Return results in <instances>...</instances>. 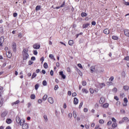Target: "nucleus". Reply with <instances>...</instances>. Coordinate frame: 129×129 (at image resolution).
I'll return each instance as SVG.
<instances>
[{
  "instance_id": "nucleus-1",
  "label": "nucleus",
  "mask_w": 129,
  "mask_h": 129,
  "mask_svg": "<svg viewBox=\"0 0 129 129\" xmlns=\"http://www.w3.org/2000/svg\"><path fill=\"white\" fill-rule=\"evenodd\" d=\"M16 121L17 123L22 125L23 129H28L29 128V124L27 123H25V120H22L19 116L16 117Z\"/></svg>"
},
{
  "instance_id": "nucleus-2",
  "label": "nucleus",
  "mask_w": 129,
  "mask_h": 129,
  "mask_svg": "<svg viewBox=\"0 0 129 129\" xmlns=\"http://www.w3.org/2000/svg\"><path fill=\"white\" fill-rule=\"evenodd\" d=\"M29 50L24 48L22 51L23 60H27L29 58V54L28 53Z\"/></svg>"
},
{
  "instance_id": "nucleus-3",
  "label": "nucleus",
  "mask_w": 129,
  "mask_h": 129,
  "mask_svg": "<svg viewBox=\"0 0 129 129\" xmlns=\"http://www.w3.org/2000/svg\"><path fill=\"white\" fill-rule=\"evenodd\" d=\"M3 90H4V87L0 86V107H2L3 104H4V100L1 97L2 93H3Z\"/></svg>"
},
{
  "instance_id": "nucleus-4",
  "label": "nucleus",
  "mask_w": 129,
  "mask_h": 129,
  "mask_svg": "<svg viewBox=\"0 0 129 129\" xmlns=\"http://www.w3.org/2000/svg\"><path fill=\"white\" fill-rule=\"evenodd\" d=\"M125 121H128V118L127 117H123L121 120L119 121V123H123V122H125Z\"/></svg>"
},
{
  "instance_id": "nucleus-5",
  "label": "nucleus",
  "mask_w": 129,
  "mask_h": 129,
  "mask_svg": "<svg viewBox=\"0 0 129 129\" xmlns=\"http://www.w3.org/2000/svg\"><path fill=\"white\" fill-rule=\"evenodd\" d=\"M33 48L36 49H39L40 48H41V45L40 44H38V43H35L33 45Z\"/></svg>"
},
{
  "instance_id": "nucleus-6",
  "label": "nucleus",
  "mask_w": 129,
  "mask_h": 129,
  "mask_svg": "<svg viewBox=\"0 0 129 129\" xmlns=\"http://www.w3.org/2000/svg\"><path fill=\"white\" fill-rule=\"evenodd\" d=\"M8 115V111H4L2 114H1V117L3 118H5Z\"/></svg>"
},
{
  "instance_id": "nucleus-7",
  "label": "nucleus",
  "mask_w": 129,
  "mask_h": 129,
  "mask_svg": "<svg viewBox=\"0 0 129 129\" xmlns=\"http://www.w3.org/2000/svg\"><path fill=\"white\" fill-rule=\"evenodd\" d=\"M4 42H5V38L4 37H0V46L1 47H3V44H4Z\"/></svg>"
},
{
  "instance_id": "nucleus-8",
  "label": "nucleus",
  "mask_w": 129,
  "mask_h": 129,
  "mask_svg": "<svg viewBox=\"0 0 129 129\" xmlns=\"http://www.w3.org/2000/svg\"><path fill=\"white\" fill-rule=\"evenodd\" d=\"M48 101L51 104H53V103H54V99L52 97H48Z\"/></svg>"
},
{
  "instance_id": "nucleus-9",
  "label": "nucleus",
  "mask_w": 129,
  "mask_h": 129,
  "mask_svg": "<svg viewBox=\"0 0 129 129\" xmlns=\"http://www.w3.org/2000/svg\"><path fill=\"white\" fill-rule=\"evenodd\" d=\"M124 34L126 37H129V30L128 29H125L124 30Z\"/></svg>"
},
{
  "instance_id": "nucleus-10",
  "label": "nucleus",
  "mask_w": 129,
  "mask_h": 129,
  "mask_svg": "<svg viewBox=\"0 0 129 129\" xmlns=\"http://www.w3.org/2000/svg\"><path fill=\"white\" fill-rule=\"evenodd\" d=\"M124 103H123V106H126L127 105V98H124L123 99Z\"/></svg>"
},
{
  "instance_id": "nucleus-11",
  "label": "nucleus",
  "mask_w": 129,
  "mask_h": 129,
  "mask_svg": "<svg viewBox=\"0 0 129 129\" xmlns=\"http://www.w3.org/2000/svg\"><path fill=\"white\" fill-rule=\"evenodd\" d=\"M6 55L8 58H11L12 57V52H11L10 51H8V52H6Z\"/></svg>"
},
{
  "instance_id": "nucleus-12",
  "label": "nucleus",
  "mask_w": 129,
  "mask_h": 129,
  "mask_svg": "<svg viewBox=\"0 0 129 129\" xmlns=\"http://www.w3.org/2000/svg\"><path fill=\"white\" fill-rule=\"evenodd\" d=\"M104 101H105V99H104V98L101 97L99 100V103L100 104H102L104 103Z\"/></svg>"
},
{
  "instance_id": "nucleus-13",
  "label": "nucleus",
  "mask_w": 129,
  "mask_h": 129,
  "mask_svg": "<svg viewBox=\"0 0 129 129\" xmlns=\"http://www.w3.org/2000/svg\"><path fill=\"white\" fill-rule=\"evenodd\" d=\"M103 33L104 34H105V35H108V34H109V30L107 28L103 30Z\"/></svg>"
},
{
  "instance_id": "nucleus-14",
  "label": "nucleus",
  "mask_w": 129,
  "mask_h": 129,
  "mask_svg": "<svg viewBox=\"0 0 129 129\" xmlns=\"http://www.w3.org/2000/svg\"><path fill=\"white\" fill-rule=\"evenodd\" d=\"M89 25L90 24L88 23L83 24L82 26L83 29H86V28H88Z\"/></svg>"
},
{
  "instance_id": "nucleus-15",
  "label": "nucleus",
  "mask_w": 129,
  "mask_h": 129,
  "mask_svg": "<svg viewBox=\"0 0 129 129\" xmlns=\"http://www.w3.org/2000/svg\"><path fill=\"white\" fill-rule=\"evenodd\" d=\"M59 75L62 77L63 79H65L66 78V76L63 74V72H59Z\"/></svg>"
},
{
  "instance_id": "nucleus-16",
  "label": "nucleus",
  "mask_w": 129,
  "mask_h": 129,
  "mask_svg": "<svg viewBox=\"0 0 129 129\" xmlns=\"http://www.w3.org/2000/svg\"><path fill=\"white\" fill-rule=\"evenodd\" d=\"M12 49L14 52L17 50V44H16V43L13 44Z\"/></svg>"
},
{
  "instance_id": "nucleus-17",
  "label": "nucleus",
  "mask_w": 129,
  "mask_h": 129,
  "mask_svg": "<svg viewBox=\"0 0 129 129\" xmlns=\"http://www.w3.org/2000/svg\"><path fill=\"white\" fill-rule=\"evenodd\" d=\"M90 69L91 73H93V72L95 71V67L92 66Z\"/></svg>"
},
{
  "instance_id": "nucleus-18",
  "label": "nucleus",
  "mask_w": 129,
  "mask_h": 129,
  "mask_svg": "<svg viewBox=\"0 0 129 129\" xmlns=\"http://www.w3.org/2000/svg\"><path fill=\"white\" fill-rule=\"evenodd\" d=\"M78 101H79L78 99H77V98L76 97H75L74 100V103L76 105L78 104Z\"/></svg>"
},
{
  "instance_id": "nucleus-19",
  "label": "nucleus",
  "mask_w": 129,
  "mask_h": 129,
  "mask_svg": "<svg viewBox=\"0 0 129 129\" xmlns=\"http://www.w3.org/2000/svg\"><path fill=\"white\" fill-rule=\"evenodd\" d=\"M49 58H50V59H52V60H54V61H55V60H56L55 57H54V55H53V54H50L49 55Z\"/></svg>"
},
{
  "instance_id": "nucleus-20",
  "label": "nucleus",
  "mask_w": 129,
  "mask_h": 129,
  "mask_svg": "<svg viewBox=\"0 0 129 129\" xmlns=\"http://www.w3.org/2000/svg\"><path fill=\"white\" fill-rule=\"evenodd\" d=\"M47 98H48V95H44V96L42 98V100H43V101H46V100H47Z\"/></svg>"
},
{
  "instance_id": "nucleus-21",
  "label": "nucleus",
  "mask_w": 129,
  "mask_h": 129,
  "mask_svg": "<svg viewBox=\"0 0 129 129\" xmlns=\"http://www.w3.org/2000/svg\"><path fill=\"white\" fill-rule=\"evenodd\" d=\"M6 122L8 123V124L12 123V119H11L10 118H7L6 119Z\"/></svg>"
},
{
  "instance_id": "nucleus-22",
  "label": "nucleus",
  "mask_w": 129,
  "mask_h": 129,
  "mask_svg": "<svg viewBox=\"0 0 129 129\" xmlns=\"http://www.w3.org/2000/svg\"><path fill=\"white\" fill-rule=\"evenodd\" d=\"M99 86L100 87V88H103V87H104L105 86V84L104 83H100L99 84Z\"/></svg>"
},
{
  "instance_id": "nucleus-23",
  "label": "nucleus",
  "mask_w": 129,
  "mask_h": 129,
  "mask_svg": "<svg viewBox=\"0 0 129 129\" xmlns=\"http://www.w3.org/2000/svg\"><path fill=\"white\" fill-rule=\"evenodd\" d=\"M69 45H70V46H72V45H73L74 44V41L73 40H70L69 41Z\"/></svg>"
},
{
  "instance_id": "nucleus-24",
  "label": "nucleus",
  "mask_w": 129,
  "mask_h": 129,
  "mask_svg": "<svg viewBox=\"0 0 129 129\" xmlns=\"http://www.w3.org/2000/svg\"><path fill=\"white\" fill-rule=\"evenodd\" d=\"M109 105V104L108 103H106L103 104V108H107V107H108Z\"/></svg>"
},
{
  "instance_id": "nucleus-25",
  "label": "nucleus",
  "mask_w": 129,
  "mask_h": 129,
  "mask_svg": "<svg viewBox=\"0 0 129 129\" xmlns=\"http://www.w3.org/2000/svg\"><path fill=\"white\" fill-rule=\"evenodd\" d=\"M82 92H83V93L87 94V93H88V91L86 89L83 88L82 90Z\"/></svg>"
},
{
  "instance_id": "nucleus-26",
  "label": "nucleus",
  "mask_w": 129,
  "mask_h": 129,
  "mask_svg": "<svg viewBox=\"0 0 129 129\" xmlns=\"http://www.w3.org/2000/svg\"><path fill=\"white\" fill-rule=\"evenodd\" d=\"M123 89L125 91H127L129 89V87L128 86H124Z\"/></svg>"
},
{
  "instance_id": "nucleus-27",
  "label": "nucleus",
  "mask_w": 129,
  "mask_h": 129,
  "mask_svg": "<svg viewBox=\"0 0 129 129\" xmlns=\"http://www.w3.org/2000/svg\"><path fill=\"white\" fill-rule=\"evenodd\" d=\"M116 126H117V123H116V122H114L112 124V127L114 128L116 127Z\"/></svg>"
},
{
  "instance_id": "nucleus-28",
  "label": "nucleus",
  "mask_w": 129,
  "mask_h": 129,
  "mask_svg": "<svg viewBox=\"0 0 129 129\" xmlns=\"http://www.w3.org/2000/svg\"><path fill=\"white\" fill-rule=\"evenodd\" d=\"M112 39L113 40H118V37L113 35L112 36Z\"/></svg>"
},
{
  "instance_id": "nucleus-29",
  "label": "nucleus",
  "mask_w": 129,
  "mask_h": 129,
  "mask_svg": "<svg viewBox=\"0 0 129 129\" xmlns=\"http://www.w3.org/2000/svg\"><path fill=\"white\" fill-rule=\"evenodd\" d=\"M81 17H87V14L86 13L83 12L81 13Z\"/></svg>"
},
{
  "instance_id": "nucleus-30",
  "label": "nucleus",
  "mask_w": 129,
  "mask_h": 129,
  "mask_svg": "<svg viewBox=\"0 0 129 129\" xmlns=\"http://www.w3.org/2000/svg\"><path fill=\"white\" fill-rule=\"evenodd\" d=\"M43 67L45 69H47L48 68V63H47V62H44Z\"/></svg>"
},
{
  "instance_id": "nucleus-31",
  "label": "nucleus",
  "mask_w": 129,
  "mask_h": 129,
  "mask_svg": "<svg viewBox=\"0 0 129 129\" xmlns=\"http://www.w3.org/2000/svg\"><path fill=\"white\" fill-rule=\"evenodd\" d=\"M35 10L36 11H40L41 10V6H37Z\"/></svg>"
},
{
  "instance_id": "nucleus-32",
  "label": "nucleus",
  "mask_w": 129,
  "mask_h": 129,
  "mask_svg": "<svg viewBox=\"0 0 129 129\" xmlns=\"http://www.w3.org/2000/svg\"><path fill=\"white\" fill-rule=\"evenodd\" d=\"M30 98L31 99H35L36 98V96L34 94H31Z\"/></svg>"
},
{
  "instance_id": "nucleus-33",
  "label": "nucleus",
  "mask_w": 129,
  "mask_h": 129,
  "mask_svg": "<svg viewBox=\"0 0 129 129\" xmlns=\"http://www.w3.org/2000/svg\"><path fill=\"white\" fill-rule=\"evenodd\" d=\"M36 76H37V74L35 73H33L31 77L32 79H34Z\"/></svg>"
},
{
  "instance_id": "nucleus-34",
  "label": "nucleus",
  "mask_w": 129,
  "mask_h": 129,
  "mask_svg": "<svg viewBox=\"0 0 129 129\" xmlns=\"http://www.w3.org/2000/svg\"><path fill=\"white\" fill-rule=\"evenodd\" d=\"M42 85H43V86H46L47 85V81H46V80H44L42 82Z\"/></svg>"
},
{
  "instance_id": "nucleus-35",
  "label": "nucleus",
  "mask_w": 129,
  "mask_h": 129,
  "mask_svg": "<svg viewBox=\"0 0 129 129\" xmlns=\"http://www.w3.org/2000/svg\"><path fill=\"white\" fill-rule=\"evenodd\" d=\"M82 84L83 86H86V84H87L86 81H82Z\"/></svg>"
},
{
  "instance_id": "nucleus-36",
  "label": "nucleus",
  "mask_w": 129,
  "mask_h": 129,
  "mask_svg": "<svg viewBox=\"0 0 129 129\" xmlns=\"http://www.w3.org/2000/svg\"><path fill=\"white\" fill-rule=\"evenodd\" d=\"M114 80V77L112 76V77H111L109 79V81H110L111 82H112V81L113 80Z\"/></svg>"
},
{
  "instance_id": "nucleus-37",
  "label": "nucleus",
  "mask_w": 129,
  "mask_h": 129,
  "mask_svg": "<svg viewBox=\"0 0 129 129\" xmlns=\"http://www.w3.org/2000/svg\"><path fill=\"white\" fill-rule=\"evenodd\" d=\"M73 115L75 118H76V117H77V114L76 113V112L75 111L73 112Z\"/></svg>"
},
{
  "instance_id": "nucleus-38",
  "label": "nucleus",
  "mask_w": 129,
  "mask_h": 129,
  "mask_svg": "<svg viewBox=\"0 0 129 129\" xmlns=\"http://www.w3.org/2000/svg\"><path fill=\"white\" fill-rule=\"evenodd\" d=\"M33 53L34 55H38V51H37V50H33Z\"/></svg>"
},
{
  "instance_id": "nucleus-39",
  "label": "nucleus",
  "mask_w": 129,
  "mask_h": 129,
  "mask_svg": "<svg viewBox=\"0 0 129 129\" xmlns=\"http://www.w3.org/2000/svg\"><path fill=\"white\" fill-rule=\"evenodd\" d=\"M78 66L81 69H83V67H82V65H81V63H78Z\"/></svg>"
},
{
  "instance_id": "nucleus-40",
  "label": "nucleus",
  "mask_w": 129,
  "mask_h": 129,
  "mask_svg": "<svg viewBox=\"0 0 129 129\" xmlns=\"http://www.w3.org/2000/svg\"><path fill=\"white\" fill-rule=\"evenodd\" d=\"M43 117H44L45 121H46V122L48 121V117H47V115H44Z\"/></svg>"
},
{
  "instance_id": "nucleus-41",
  "label": "nucleus",
  "mask_w": 129,
  "mask_h": 129,
  "mask_svg": "<svg viewBox=\"0 0 129 129\" xmlns=\"http://www.w3.org/2000/svg\"><path fill=\"white\" fill-rule=\"evenodd\" d=\"M38 88H39V84H36L35 86V89L36 90H38Z\"/></svg>"
},
{
  "instance_id": "nucleus-42",
  "label": "nucleus",
  "mask_w": 129,
  "mask_h": 129,
  "mask_svg": "<svg viewBox=\"0 0 129 129\" xmlns=\"http://www.w3.org/2000/svg\"><path fill=\"white\" fill-rule=\"evenodd\" d=\"M43 102V100L39 99L38 100V103H39V104H41Z\"/></svg>"
},
{
  "instance_id": "nucleus-43",
  "label": "nucleus",
  "mask_w": 129,
  "mask_h": 129,
  "mask_svg": "<svg viewBox=\"0 0 129 129\" xmlns=\"http://www.w3.org/2000/svg\"><path fill=\"white\" fill-rule=\"evenodd\" d=\"M20 103V101L19 100H17L15 102L13 103V104H19Z\"/></svg>"
},
{
  "instance_id": "nucleus-44",
  "label": "nucleus",
  "mask_w": 129,
  "mask_h": 129,
  "mask_svg": "<svg viewBox=\"0 0 129 129\" xmlns=\"http://www.w3.org/2000/svg\"><path fill=\"white\" fill-rule=\"evenodd\" d=\"M82 105H83V102H81L79 106V108H81L82 107Z\"/></svg>"
},
{
  "instance_id": "nucleus-45",
  "label": "nucleus",
  "mask_w": 129,
  "mask_h": 129,
  "mask_svg": "<svg viewBox=\"0 0 129 129\" xmlns=\"http://www.w3.org/2000/svg\"><path fill=\"white\" fill-rule=\"evenodd\" d=\"M123 60H125L126 61H129V56H126L124 58Z\"/></svg>"
},
{
  "instance_id": "nucleus-46",
  "label": "nucleus",
  "mask_w": 129,
  "mask_h": 129,
  "mask_svg": "<svg viewBox=\"0 0 129 129\" xmlns=\"http://www.w3.org/2000/svg\"><path fill=\"white\" fill-rule=\"evenodd\" d=\"M99 123H102V124L104 123V120H103V119L99 120Z\"/></svg>"
},
{
  "instance_id": "nucleus-47",
  "label": "nucleus",
  "mask_w": 129,
  "mask_h": 129,
  "mask_svg": "<svg viewBox=\"0 0 129 129\" xmlns=\"http://www.w3.org/2000/svg\"><path fill=\"white\" fill-rule=\"evenodd\" d=\"M31 60L32 61H35V60H36V57L35 56H32L31 58Z\"/></svg>"
},
{
  "instance_id": "nucleus-48",
  "label": "nucleus",
  "mask_w": 129,
  "mask_h": 129,
  "mask_svg": "<svg viewBox=\"0 0 129 129\" xmlns=\"http://www.w3.org/2000/svg\"><path fill=\"white\" fill-rule=\"evenodd\" d=\"M50 75L51 76H53V75H54V72H53L52 70H51L50 72Z\"/></svg>"
},
{
  "instance_id": "nucleus-49",
  "label": "nucleus",
  "mask_w": 129,
  "mask_h": 129,
  "mask_svg": "<svg viewBox=\"0 0 129 129\" xmlns=\"http://www.w3.org/2000/svg\"><path fill=\"white\" fill-rule=\"evenodd\" d=\"M107 85H112V84H113V83H112V82H108L107 83Z\"/></svg>"
},
{
  "instance_id": "nucleus-50",
  "label": "nucleus",
  "mask_w": 129,
  "mask_h": 129,
  "mask_svg": "<svg viewBox=\"0 0 129 129\" xmlns=\"http://www.w3.org/2000/svg\"><path fill=\"white\" fill-rule=\"evenodd\" d=\"M112 119V121L113 122H116V119H115V118L114 117H112L111 118Z\"/></svg>"
},
{
  "instance_id": "nucleus-51",
  "label": "nucleus",
  "mask_w": 129,
  "mask_h": 129,
  "mask_svg": "<svg viewBox=\"0 0 129 129\" xmlns=\"http://www.w3.org/2000/svg\"><path fill=\"white\" fill-rule=\"evenodd\" d=\"M18 37H19V38H22L23 34H22V33H19L18 34Z\"/></svg>"
},
{
  "instance_id": "nucleus-52",
  "label": "nucleus",
  "mask_w": 129,
  "mask_h": 129,
  "mask_svg": "<svg viewBox=\"0 0 129 129\" xmlns=\"http://www.w3.org/2000/svg\"><path fill=\"white\" fill-rule=\"evenodd\" d=\"M111 123H112V122H111V121H109L107 123V125H110V124H111Z\"/></svg>"
},
{
  "instance_id": "nucleus-53",
  "label": "nucleus",
  "mask_w": 129,
  "mask_h": 129,
  "mask_svg": "<svg viewBox=\"0 0 129 129\" xmlns=\"http://www.w3.org/2000/svg\"><path fill=\"white\" fill-rule=\"evenodd\" d=\"M77 95V94L76 93V92H74L72 94V96H73V97L76 96Z\"/></svg>"
},
{
  "instance_id": "nucleus-54",
  "label": "nucleus",
  "mask_w": 129,
  "mask_h": 129,
  "mask_svg": "<svg viewBox=\"0 0 129 129\" xmlns=\"http://www.w3.org/2000/svg\"><path fill=\"white\" fill-rule=\"evenodd\" d=\"M91 24L92 26H95V25H96V22H95V21H92Z\"/></svg>"
},
{
  "instance_id": "nucleus-55",
  "label": "nucleus",
  "mask_w": 129,
  "mask_h": 129,
  "mask_svg": "<svg viewBox=\"0 0 129 129\" xmlns=\"http://www.w3.org/2000/svg\"><path fill=\"white\" fill-rule=\"evenodd\" d=\"M33 63H34L33 61H32V60H29L28 61V64L29 65H32V64H33Z\"/></svg>"
},
{
  "instance_id": "nucleus-56",
  "label": "nucleus",
  "mask_w": 129,
  "mask_h": 129,
  "mask_svg": "<svg viewBox=\"0 0 129 129\" xmlns=\"http://www.w3.org/2000/svg\"><path fill=\"white\" fill-rule=\"evenodd\" d=\"M18 16V13H14V14H13V17H14V18H16V17H17Z\"/></svg>"
},
{
  "instance_id": "nucleus-57",
  "label": "nucleus",
  "mask_w": 129,
  "mask_h": 129,
  "mask_svg": "<svg viewBox=\"0 0 129 129\" xmlns=\"http://www.w3.org/2000/svg\"><path fill=\"white\" fill-rule=\"evenodd\" d=\"M112 90L114 92H116L117 91V89L116 88H114Z\"/></svg>"
},
{
  "instance_id": "nucleus-58",
  "label": "nucleus",
  "mask_w": 129,
  "mask_h": 129,
  "mask_svg": "<svg viewBox=\"0 0 129 129\" xmlns=\"http://www.w3.org/2000/svg\"><path fill=\"white\" fill-rule=\"evenodd\" d=\"M64 6H65V2H63L62 4V5L60 6V8L64 7Z\"/></svg>"
},
{
  "instance_id": "nucleus-59",
  "label": "nucleus",
  "mask_w": 129,
  "mask_h": 129,
  "mask_svg": "<svg viewBox=\"0 0 129 129\" xmlns=\"http://www.w3.org/2000/svg\"><path fill=\"white\" fill-rule=\"evenodd\" d=\"M90 92H91V93H94V90H93V89H90Z\"/></svg>"
},
{
  "instance_id": "nucleus-60",
  "label": "nucleus",
  "mask_w": 129,
  "mask_h": 129,
  "mask_svg": "<svg viewBox=\"0 0 129 129\" xmlns=\"http://www.w3.org/2000/svg\"><path fill=\"white\" fill-rule=\"evenodd\" d=\"M67 72H71V70L70 69V68H67Z\"/></svg>"
},
{
  "instance_id": "nucleus-61",
  "label": "nucleus",
  "mask_w": 129,
  "mask_h": 129,
  "mask_svg": "<svg viewBox=\"0 0 129 129\" xmlns=\"http://www.w3.org/2000/svg\"><path fill=\"white\" fill-rule=\"evenodd\" d=\"M114 99H115V100H116L117 101H118V100H119L118 97H117V96H114Z\"/></svg>"
},
{
  "instance_id": "nucleus-62",
  "label": "nucleus",
  "mask_w": 129,
  "mask_h": 129,
  "mask_svg": "<svg viewBox=\"0 0 129 129\" xmlns=\"http://www.w3.org/2000/svg\"><path fill=\"white\" fill-rule=\"evenodd\" d=\"M58 88H59V87H58V85H55L54 86V90H57V89H58Z\"/></svg>"
},
{
  "instance_id": "nucleus-63",
  "label": "nucleus",
  "mask_w": 129,
  "mask_h": 129,
  "mask_svg": "<svg viewBox=\"0 0 129 129\" xmlns=\"http://www.w3.org/2000/svg\"><path fill=\"white\" fill-rule=\"evenodd\" d=\"M124 5H125V6H129V2H124Z\"/></svg>"
},
{
  "instance_id": "nucleus-64",
  "label": "nucleus",
  "mask_w": 129,
  "mask_h": 129,
  "mask_svg": "<svg viewBox=\"0 0 129 129\" xmlns=\"http://www.w3.org/2000/svg\"><path fill=\"white\" fill-rule=\"evenodd\" d=\"M99 125H96V126L95 127V129H98L99 128Z\"/></svg>"
}]
</instances>
